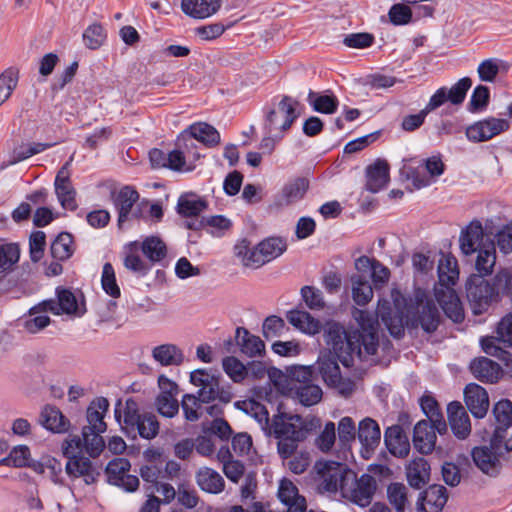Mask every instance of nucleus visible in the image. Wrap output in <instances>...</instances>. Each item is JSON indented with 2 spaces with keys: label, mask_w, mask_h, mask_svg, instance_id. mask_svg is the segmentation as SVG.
<instances>
[{
  "label": "nucleus",
  "mask_w": 512,
  "mask_h": 512,
  "mask_svg": "<svg viewBox=\"0 0 512 512\" xmlns=\"http://www.w3.org/2000/svg\"><path fill=\"white\" fill-rule=\"evenodd\" d=\"M352 317L358 328L347 331L338 322L329 320L322 326L318 319L303 310H291L286 314L288 322L300 331L315 335L323 329L324 341L331 346L334 354L344 367H351L354 355L360 360L375 355L379 346V322L368 311L354 308Z\"/></svg>",
  "instance_id": "f257e3e1"
},
{
  "label": "nucleus",
  "mask_w": 512,
  "mask_h": 512,
  "mask_svg": "<svg viewBox=\"0 0 512 512\" xmlns=\"http://www.w3.org/2000/svg\"><path fill=\"white\" fill-rule=\"evenodd\" d=\"M252 406L255 407L256 419L261 423L265 422L264 429H268V434H273L275 438L290 437L293 440H305L310 429L307 427L306 421L299 414H290L286 412H278L271 420L265 406L252 401Z\"/></svg>",
  "instance_id": "f03ea898"
},
{
  "label": "nucleus",
  "mask_w": 512,
  "mask_h": 512,
  "mask_svg": "<svg viewBox=\"0 0 512 512\" xmlns=\"http://www.w3.org/2000/svg\"><path fill=\"white\" fill-rule=\"evenodd\" d=\"M115 418L125 435L132 439H136L139 435L143 439L150 440L159 433L160 425L157 417L150 412L140 413L138 404L133 398H128L125 402L123 421L121 422V414L117 409H115Z\"/></svg>",
  "instance_id": "7ed1b4c3"
},
{
  "label": "nucleus",
  "mask_w": 512,
  "mask_h": 512,
  "mask_svg": "<svg viewBox=\"0 0 512 512\" xmlns=\"http://www.w3.org/2000/svg\"><path fill=\"white\" fill-rule=\"evenodd\" d=\"M465 291L474 315L487 312L493 303H497V294L492 284L482 275L471 274L466 280Z\"/></svg>",
  "instance_id": "20e7f679"
},
{
  "label": "nucleus",
  "mask_w": 512,
  "mask_h": 512,
  "mask_svg": "<svg viewBox=\"0 0 512 512\" xmlns=\"http://www.w3.org/2000/svg\"><path fill=\"white\" fill-rule=\"evenodd\" d=\"M441 323L440 312L431 299L424 300L423 298L416 297L415 307L407 310L406 324L411 328H418L419 326L426 333H434Z\"/></svg>",
  "instance_id": "39448f33"
},
{
  "label": "nucleus",
  "mask_w": 512,
  "mask_h": 512,
  "mask_svg": "<svg viewBox=\"0 0 512 512\" xmlns=\"http://www.w3.org/2000/svg\"><path fill=\"white\" fill-rule=\"evenodd\" d=\"M300 103L298 100L284 95L280 102L278 103V109L280 112L284 114L283 121H280L278 112L275 108H267L265 109V119H264V130L266 134H272L273 131L279 130L281 135L289 130L293 123L300 116V112L297 111L296 107L299 106Z\"/></svg>",
  "instance_id": "423d86ee"
},
{
  "label": "nucleus",
  "mask_w": 512,
  "mask_h": 512,
  "mask_svg": "<svg viewBox=\"0 0 512 512\" xmlns=\"http://www.w3.org/2000/svg\"><path fill=\"white\" fill-rule=\"evenodd\" d=\"M351 477V482L341 487L342 496L359 507L369 506L377 490L375 478L368 473L362 474L359 478L356 475Z\"/></svg>",
  "instance_id": "0eeeda50"
},
{
  "label": "nucleus",
  "mask_w": 512,
  "mask_h": 512,
  "mask_svg": "<svg viewBox=\"0 0 512 512\" xmlns=\"http://www.w3.org/2000/svg\"><path fill=\"white\" fill-rule=\"evenodd\" d=\"M315 468L323 479V490L330 493L341 491L342 486H347L349 476H355V473L348 469L345 464L333 460L318 461Z\"/></svg>",
  "instance_id": "6e6552de"
},
{
  "label": "nucleus",
  "mask_w": 512,
  "mask_h": 512,
  "mask_svg": "<svg viewBox=\"0 0 512 512\" xmlns=\"http://www.w3.org/2000/svg\"><path fill=\"white\" fill-rule=\"evenodd\" d=\"M287 249L285 240L281 237H268L246 252L244 265L259 268L264 264L281 256Z\"/></svg>",
  "instance_id": "1a4fd4ad"
},
{
  "label": "nucleus",
  "mask_w": 512,
  "mask_h": 512,
  "mask_svg": "<svg viewBox=\"0 0 512 512\" xmlns=\"http://www.w3.org/2000/svg\"><path fill=\"white\" fill-rule=\"evenodd\" d=\"M194 139L207 147H214L220 143V133L206 122L194 123L180 133L176 140V146L192 148L195 146Z\"/></svg>",
  "instance_id": "9d476101"
},
{
  "label": "nucleus",
  "mask_w": 512,
  "mask_h": 512,
  "mask_svg": "<svg viewBox=\"0 0 512 512\" xmlns=\"http://www.w3.org/2000/svg\"><path fill=\"white\" fill-rule=\"evenodd\" d=\"M57 301L53 299L44 300L29 310V315L33 316L40 312L50 311L55 315L76 314L79 306L74 293L67 289L58 287L56 289Z\"/></svg>",
  "instance_id": "9b49d317"
},
{
  "label": "nucleus",
  "mask_w": 512,
  "mask_h": 512,
  "mask_svg": "<svg viewBox=\"0 0 512 512\" xmlns=\"http://www.w3.org/2000/svg\"><path fill=\"white\" fill-rule=\"evenodd\" d=\"M130 469L131 463L128 459L115 458L111 460L105 468L108 483L120 487L126 492H135L140 482L137 476L129 474Z\"/></svg>",
  "instance_id": "f8f14e48"
},
{
  "label": "nucleus",
  "mask_w": 512,
  "mask_h": 512,
  "mask_svg": "<svg viewBox=\"0 0 512 512\" xmlns=\"http://www.w3.org/2000/svg\"><path fill=\"white\" fill-rule=\"evenodd\" d=\"M509 128L508 120L488 117L469 125L465 130V135L470 142L480 143L492 139Z\"/></svg>",
  "instance_id": "ddd939ff"
},
{
  "label": "nucleus",
  "mask_w": 512,
  "mask_h": 512,
  "mask_svg": "<svg viewBox=\"0 0 512 512\" xmlns=\"http://www.w3.org/2000/svg\"><path fill=\"white\" fill-rule=\"evenodd\" d=\"M434 295L443 312L449 319L454 323L463 322L465 318L463 305L452 286H435Z\"/></svg>",
  "instance_id": "4468645a"
},
{
  "label": "nucleus",
  "mask_w": 512,
  "mask_h": 512,
  "mask_svg": "<svg viewBox=\"0 0 512 512\" xmlns=\"http://www.w3.org/2000/svg\"><path fill=\"white\" fill-rule=\"evenodd\" d=\"M65 472L71 480L82 478L86 485L95 483L100 476L95 464L83 454L67 457Z\"/></svg>",
  "instance_id": "2eb2a0df"
},
{
  "label": "nucleus",
  "mask_w": 512,
  "mask_h": 512,
  "mask_svg": "<svg viewBox=\"0 0 512 512\" xmlns=\"http://www.w3.org/2000/svg\"><path fill=\"white\" fill-rule=\"evenodd\" d=\"M448 491L440 484H432L419 493L418 512H441L447 503Z\"/></svg>",
  "instance_id": "dca6fc26"
},
{
  "label": "nucleus",
  "mask_w": 512,
  "mask_h": 512,
  "mask_svg": "<svg viewBox=\"0 0 512 512\" xmlns=\"http://www.w3.org/2000/svg\"><path fill=\"white\" fill-rule=\"evenodd\" d=\"M447 417L450 429L457 439L465 440L470 436V417L459 401H452L448 404Z\"/></svg>",
  "instance_id": "f3484780"
},
{
  "label": "nucleus",
  "mask_w": 512,
  "mask_h": 512,
  "mask_svg": "<svg viewBox=\"0 0 512 512\" xmlns=\"http://www.w3.org/2000/svg\"><path fill=\"white\" fill-rule=\"evenodd\" d=\"M377 320L380 317L390 335L395 339L403 338L405 334L406 316L398 307H392L390 303L383 304L376 315L371 313Z\"/></svg>",
  "instance_id": "a211bd4d"
},
{
  "label": "nucleus",
  "mask_w": 512,
  "mask_h": 512,
  "mask_svg": "<svg viewBox=\"0 0 512 512\" xmlns=\"http://www.w3.org/2000/svg\"><path fill=\"white\" fill-rule=\"evenodd\" d=\"M489 238L484 239V229L479 220L471 221L465 228L461 230L459 236L460 250L463 255L471 256L482 244H485Z\"/></svg>",
  "instance_id": "6ab92c4d"
},
{
  "label": "nucleus",
  "mask_w": 512,
  "mask_h": 512,
  "mask_svg": "<svg viewBox=\"0 0 512 512\" xmlns=\"http://www.w3.org/2000/svg\"><path fill=\"white\" fill-rule=\"evenodd\" d=\"M473 462L477 468L484 474L496 477L502 470L500 453L492 451L487 446H476L471 451Z\"/></svg>",
  "instance_id": "aec40b11"
},
{
  "label": "nucleus",
  "mask_w": 512,
  "mask_h": 512,
  "mask_svg": "<svg viewBox=\"0 0 512 512\" xmlns=\"http://www.w3.org/2000/svg\"><path fill=\"white\" fill-rule=\"evenodd\" d=\"M464 401L471 414L478 419L486 416L489 409L487 391L476 383H469L464 389Z\"/></svg>",
  "instance_id": "412c9836"
},
{
  "label": "nucleus",
  "mask_w": 512,
  "mask_h": 512,
  "mask_svg": "<svg viewBox=\"0 0 512 512\" xmlns=\"http://www.w3.org/2000/svg\"><path fill=\"white\" fill-rule=\"evenodd\" d=\"M109 408V401L105 397H97L94 399L86 410V419L88 425L82 430L91 432H105L107 424L104 421L105 414Z\"/></svg>",
  "instance_id": "4be33fe9"
},
{
  "label": "nucleus",
  "mask_w": 512,
  "mask_h": 512,
  "mask_svg": "<svg viewBox=\"0 0 512 512\" xmlns=\"http://www.w3.org/2000/svg\"><path fill=\"white\" fill-rule=\"evenodd\" d=\"M469 368L472 375L483 383H496L503 374L501 366L487 357L472 360Z\"/></svg>",
  "instance_id": "5701e85b"
},
{
  "label": "nucleus",
  "mask_w": 512,
  "mask_h": 512,
  "mask_svg": "<svg viewBox=\"0 0 512 512\" xmlns=\"http://www.w3.org/2000/svg\"><path fill=\"white\" fill-rule=\"evenodd\" d=\"M431 467L423 457L412 459L406 466V479L409 486L420 490L430 482Z\"/></svg>",
  "instance_id": "b1692460"
},
{
  "label": "nucleus",
  "mask_w": 512,
  "mask_h": 512,
  "mask_svg": "<svg viewBox=\"0 0 512 512\" xmlns=\"http://www.w3.org/2000/svg\"><path fill=\"white\" fill-rule=\"evenodd\" d=\"M384 442L393 456L404 458L409 454V438L401 425L388 427L384 433Z\"/></svg>",
  "instance_id": "393cba45"
},
{
  "label": "nucleus",
  "mask_w": 512,
  "mask_h": 512,
  "mask_svg": "<svg viewBox=\"0 0 512 512\" xmlns=\"http://www.w3.org/2000/svg\"><path fill=\"white\" fill-rule=\"evenodd\" d=\"M389 164L384 159H377L366 168V189L377 193L384 189L389 182Z\"/></svg>",
  "instance_id": "a878e982"
},
{
  "label": "nucleus",
  "mask_w": 512,
  "mask_h": 512,
  "mask_svg": "<svg viewBox=\"0 0 512 512\" xmlns=\"http://www.w3.org/2000/svg\"><path fill=\"white\" fill-rule=\"evenodd\" d=\"M38 422L46 430L57 434L67 432L70 427V421L63 415L60 409L49 404L42 408Z\"/></svg>",
  "instance_id": "bb28decb"
},
{
  "label": "nucleus",
  "mask_w": 512,
  "mask_h": 512,
  "mask_svg": "<svg viewBox=\"0 0 512 512\" xmlns=\"http://www.w3.org/2000/svg\"><path fill=\"white\" fill-rule=\"evenodd\" d=\"M139 200V193L132 186H124L114 195L113 203L118 212V227L121 228L132 212V208Z\"/></svg>",
  "instance_id": "cd10ccee"
},
{
  "label": "nucleus",
  "mask_w": 512,
  "mask_h": 512,
  "mask_svg": "<svg viewBox=\"0 0 512 512\" xmlns=\"http://www.w3.org/2000/svg\"><path fill=\"white\" fill-rule=\"evenodd\" d=\"M437 436L430 428L427 420H420L414 426L412 442L416 451L422 455H428L436 447Z\"/></svg>",
  "instance_id": "c85d7f7f"
},
{
  "label": "nucleus",
  "mask_w": 512,
  "mask_h": 512,
  "mask_svg": "<svg viewBox=\"0 0 512 512\" xmlns=\"http://www.w3.org/2000/svg\"><path fill=\"white\" fill-rule=\"evenodd\" d=\"M309 189V180L305 177H297L288 181L276 198L279 206H289L304 198Z\"/></svg>",
  "instance_id": "c756f323"
},
{
  "label": "nucleus",
  "mask_w": 512,
  "mask_h": 512,
  "mask_svg": "<svg viewBox=\"0 0 512 512\" xmlns=\"http://www.w3.org/2000/svg\"><path fill=\"white\" fill-rule=\"evenodd\" d=\"M221 7V0H182V11L194 19H205L215 14Z\"/></svg>",
  "instance_id": "7c9ffc66"
},
{
  "label": "nucleus",
  "mask_w": 512,
  "mask_h": 512,
  "mask_svg": "<svg viewBox=\"0 0 512 512\" xmlns=\"http://www.w3.org/2000/svg\"><path fill=\"white\" fill-rule=\"evenodd\" d=\"M496 345L511 347L512 346V311L504 315L497 323L494 335L481 339V346Z\"/></svg>",
  "instance_id": "2f4dec72"
},
{
  "label": "nucleus",
  "mask_w": 512,
  "mask_h": 512,
  "mask_svg": "<svg viewBox=\"0 0 512 512\" xmlns=\"http://www.w3.org/2000/svg\"><path fill=\"white\" fill-rule=\"evenodd\" d=\"M338 354L332 351L321 353L317 360V371L326 386L335 383V379L341 374Z\"/></svg>",
  "instance_id": "473e14b6"
},
{
  "label": "nucleus",
  "mask_w": 512,
  "mask_h": 512,
  "mask_svg": "<svg viewBox=\"0 0 512 512\" xmlns=\"http://www.w3.org/2000/svg\"><path fill=\"white\" fill-rule=\"evenodd\" d=\"M152 357L161 366H180L185 359L183 351L175 344H161L152 349Z\"/></svg>",
  "instance_id": "72a5a7b5"
},
{
  "label": "nucleus",
  "mask_w": 512,
  "mask_h": 512,
  "mask_svg": "<svg viewBox=\"0 0 512 512\" xmlns=\"http://www.w3.org/2000/svg\"><path fill=\"white\" fill-rule=\"evenodd\" d=\"M476 252L478 253L475 261V269L478 272L476 275H482V277L491 275L496 264L494 240H487Z\"/></svg>",
  "instance_id": "f704fd0d"
},
{
  "label": "nucleus",
  "mask_w": 512,
  "mask_h": 512,
  "mask_svg": "<svg viewBox=\"0 0 512 512\" xmlns=\"http://www.w3.org/2000/svg\"><path fill=\"white\" fill-rule=\"evenodd\" d=\"M235 339L240 351L248 357L261 355L265 351V344L260 337L251 334L244 327L236 329Z\"/></svg>",
  "instance_id": "c9c22d12"
},
{
  "label": "nucleus",
  "mask_w": 512,
  "mask_h": 512,
  "mask_svg": "<svg viewBox=\"0 0 512 512\" xmlns=\"http://www.w3.org/2000/svg\"><path fill=\"white\" fill-rule=\"evenodd\" d=\"M357 435L365 449L374 450L380 443L381 430L374 419L367 417L360 421Z\"/></svg>",
  "instance_id": "e433bc0d"
},
{
  "label": "nucleus",
  "mask_w": 512,
  "mask_h": 512,
  "mask_svg": "<svg viewBox=\"0 0 512 512\" xmlns=\"http://www.w3.org/2000/svg\"><path fill=\"white\" fill-rule=\"evenodd\" d=\"M307 102L315 112L322 114H334L339 107V100L332 91L327 90L324 94L310 90Z\"/></svg>",
  "instance_id": "4c0bfd02"
},
{
  "label": "nucleus",
  "mask_w": 512,
  "mask_h": 512,
  "mask_svg": "<svg viewBox=\"0 0 512 512\" xmlns=\"http://www.w3.org/2000/svg\"><path fill=\"white\" fill-rule=\"evenodd\" d=\"M196 482L205 492L217 494L224 490L225 481L215 470L204 467L196 473Z\"/></svg>",
  "instance_id": "58836bf2"
},
{
  "label": "nucleus",
  "mask_w": 512,
  "mask_h": 512,
  "mask_svg": "<svg viewBox=\"0 0 512 512\" xmlns=\"http://www.w3.org/2000/svg\"><path fill=\"white\" fill-rule=\"evenodd\" d=\"M459 277L457 260L452 255H443L438 264V283L435 286L455 285Z\"/></svg>",
  "instance_id": "ea45409f"
},
{
  "label": "nucleus",
  "mask_w": 512,
  "mask_h": 512,
  "mask_svg": "<svg viewBox=\"0 0 512 512\" xmlns=\"http://www.w3.org/2000/svg\"><path fill=\"white\" fill-rule=\"evenodd\" d=\"M352 298L359 306H364L373 298V288L365 274H355L351 276Z\"/></svg>",
  "instance_id": "a19ab883"
},
{
  "label": "nucleus",
  "mask_w": 512,
  "mask_h": 512,
  "mask_svg": "<svg viewBox=\"0 0 512 512\" xmlns=\"http://www.w3.org/2000/svg\"><path fill=\"white\" fill-rule=\"evenodd\" d=\"M73 236L68 232H61L50 246L51 256L58 261L69 259L74 253Z\"/></svg>",
  "instance_id": "79ce46f5"
},
{
  "label": "nucleus",
  "mask_w": 512,
  "mask_h": 512,
  "mask_svg": "<svg viewBox=\"0 0 512 512\" xmlns=\"http://www.w3.org/2000/svg\"><path fill=\"white\" fill-rule=\"evenodd\" d=\"M20 259V247L17 243H0V274L13 270Z\"/></svg>",
  "instance_id": "37998d69"
},
{
  "label": "nucleus",
  "mask_w": 512,
  "mask_h": 512,
  "mask_svg": "<svg viewBox=\"0 0 512 512\" xmlns=\"http://www.w3.org/2000/svg\"><path fill=\"white\" fill-rule=\"evenodd\" d=\"M286 373L290 379L291 387H295V385H310L317 378L314 366L294 365L287 367Z\"/></svg>",
  "instance_id": "c03bdc74"
},
{
  "label": "nucleus",
  "mask_w": 512,
  "mask_h": 512,
  "mask_svg": "<svg viewBox=\"0 0 512 512\" xmlns=\"http://www.w3.org/2000/svg\"><path fill=\"white\" fill-rule=\"evenodd\" d=\"M290 389L294 391L299 402L306 407L320 402L323 395L322 389L314 383L310 385H295V387H291Z\"/></svg>",
  "instance_id": "a18cd8bd"
},
{
  "label": "nucleus",
  "mask_w": 512,
  "mask_h": 512,
  "mask_svg": "<svg viewBox=\"0 0 512 512\" xmlns=\"http://www.w3.org/2000/svg\"><path fill=\"white\" fill-rule=\"evenodd\" d=\"M143 254L152 262H159L167 255L165 243L156 236H150L142 242Z\"/></svg>",
  "instance_id": "49530a36"
},
{
  "label": "nucleus",
  "mask_w": 512,
  "mask_h": 512,
  "mask_svg": "<svg viewBox=\"0 0 512 512\" xmlns=\"http://www.w3.org/2000/svg\"><path fill=\"white\" fill-rule=\"evenodd\" d=\"M492 286L497 294V302L500 301L501 295L512 299V270L509 268L500 269L493 277Z\"/></svg>",
  "instance_id": "de8ad7c7"
},
{
  "label": "nucleus",
  "mask_w": 512,
  "mask_h": 512,
  "mask_svg": "<svg viewBox=\"0 0 512 512\" xmlns=\"http://www.w3.org/2000/svg\"><path fill=\"white\" fill-rule=\"evenodd\" d=\"M55 193L57 198L64 209L74 211L78 205L76 202V190L74 189L72 182L58 183L54 182Z\"/></svg>",
  "instance_id": "09e8293b"
},
{
  "label": "nucleus",
  "mask_w": 512,
  "mask_h": 512,
  "mask_svg": "<svg viewBox=\"0 0 512 512\" xmlns=\"http://www.w3.org/2000/svg\"><path fill=\"white\" fill-rule=\"evenodd\" d=\"M387 497L390 504L396 512H405L407 498V488L403 483L393 482L387 487Z\"/></svg>",
  "instance_id": "8fccbe9b"
},
{
  "label": "nucleus",
  "mask_w": 512,
  "mask_h": 512,
  "mask_svg": "<svg viewBox=\"0 0 512 512\" xmlns=\"http://www.w3.org/2000/svg\"><path fill=\"white\" fill-rule=\"evenodd\" d=\"M208 207L206 200L198 199H187L180 197L177 204V212L183 217H198Z\"/></svg>",
  "instance_id": "3c124183"
},
{
  "label": "nucleus",
  "mask_w": 512,
  "mask_h": 512,
  "mask_svg": "<svg viewBox=\"0 0 512 512\" xmlns=\"http://www.w3.org/2000/svg\"><path fill=\"white\" fill-rule=\"evenodd\" d=\"M490 102V89L485 85H478L474 88L467 110L471 113L484 111Z\"/></svg>",
  "instance_id": "603ef678"
},
{
  "label": "nucleus",
  "mask_w": 512,
  "mask_h": 512,
  "mask_svg": "<svg viewBox=\"0 0 512 512\" xmlns=\"http://www.w3.org/2000/svg\"><path fill=\"white\" fill-rule=\"evenodd\" d=\"M497 426L508 429L512 425V401L501 399L492 408Z\"/></svg>",
  "instance_id": "864d4df0"
},
{
  "label": "nucleus",
  "mask_w": 512,
  "mask_h": 512,
  "mask_svg": "<svg viewBox=\"0 0 512 512\" xmlns=\"http://www.w3.org/2000/svg\"><path fill=\"white\" fill-rule=\"evenodd\" d=\"M482 349L486 354L496 357L502 361L504 364L503 373L512 378V346L504 347L486 344Z\"/></svg>",
  "instance_id": "5fc2aeb1"
},
{
  "label": "nucleus",
  "mask_w": 512,
  "mask_h": 512,
  "mask_svg": "<svg viewBox=\"0 0 512 512\" xmlns=\"http://www.w3.org/2000/svg\"><path fill=\"white\" fill-rule=\"evenodd\" d=\"M106 33L99 23L89 25L83 33V41L89 49H98L105 41Z\"/></svg>",
  "instance_id": "6e6d98bb"
},
{
  "label": "nucleus",
  "mask_w": 512,
  "mask_h": 512,
  "mask_svg": "<svg viewBox=\"0 0 512 512\" xmlns=\"http://www.w3.org/2000/svg\"><path fill=\"white\" fill-rule=\"evenodd\" d=\"M471 86V78L463 77L460 80H458L450 89L446 87L449 102L455 106L461 105L464 102L467 92L471 88Z\"/></svg>",
  "instance_id": "4d7b16f0"
},
{
  "label": "nucleus",
  "mask_w": 512,
  "mask_h": 512,
  "mask_svg": "<svg viewBox=\"0 0 512 512\" xmlns=\"http://www.w3.org/2000/svg\"><path fill=\"white\" fill-rule=\"evenodd\" d=\"M101 284L103 290L111 297H120V288L116 282L115 271L111 263L107 262L103 266Z\"/></svg>",
  "instance_id": "13d9d810"
},
{
  "label": "nucleus",
  "mask_w": 512,
  "mask_h": 512,
  "mask_svg": "<svg viewBox=\"0 0 512 512\" xmlns=\"http://www.w3.org/2000/svg\"><path fill=\"white\" fill-rule=\"evenodd\" d=\"M223 370L236 383L241 382L247 375L244 364L234 356H227L222 361Z\"/></svg>",
  "instance_id": "bf43d9fd"
},
{
  "label": "nucleus",
  "mask_w": 512,
  "mask_h": 512,
  "mask_svg": "<svg viewBox=\"0 0 512 512\" xmlns=\"http://www.w3.org/2000/svg\"><path fill=\"white\" fill-rule=\"evenodd\" d=\"M102 432H91L89 433L82 430V436L84 438V448L90 457H98L105 448V441L101 436Z\"/></svg>",
  "instance_id": "052dcab7"
},
{
  "label": "nucleus",
  "mask_w": 512,
  "mask_h": 512,
  "mask_svg": "<svg viewBox=\"0 0 512 512\" xmlns=\"http://www.w3.org/2000/svg\"><path fill=\"white\" fill-rule=\"evenodd\" d=\"M285 329L284 320L276 315L268 316L262 324V334L266 340L280 337Z\"/></svg>",
  "instance_id": "680f3d73"
},
{
  "label": "nucleus",
  "mask_w": 512,
  "mask_h": 512,
  "mask_svg": "<svg viewBox=\"0 0 512 512\" xmlns=\"http://www.w3.org/2000/svg\"><path fill=\"white\" fill-rule=\"evenodd\" d=\"M181 407L184 413V417L187 421L194 422L200 419L201 412H199V409L201 408V404L199 403V398H197L196 395H183Z\"/></svg>",
  "instance_id": "e2e57ef3"
},
{
  "label": "nucleus",
  "mask_w": 512,
  "mask_h": 512,
  "mask_svg": "<svg viewBox=\"0 0 512 512\" xmlns=\"http://www.w3.org/2000/svg\"><path fill=\"white\" fill-rule=\"evenodd\" d=\"M207 232L212 236L221 237L232 227V222L223 215L205 217Z\"/></svg>",
  "instance_id": "0e129e2a"
},
{
  "label": "nucleus",
  "mask_w": 512,
  "mask_h": 512,
  "mask_svg": "<svg viewBox=\"0 0 512 512\" xmlns=\"http://www.w3.org/2000/svg\"><path fill=\"white\" fill-rule=\"evenodd\" d=\"M155 406L158 413L166 418H173L179 412V402L176 397L158 395L155 399Z\"/></svg>",
  "instance_id": "69168bd1"
},
{
  "label": "nucleus",
  "mask_w": 512,
  "mask_h": 512,
  "mask_svg": "<svg viewBox=\"0 0 512 512\" xmlns=\"http://www.w3.org/2000/svg\"><path fill=\"white\" fill-rule=\"evenodd\" d=\"M301 296L307 307L311 310H320L325 307L322 292L313 286L302 287Z\"/></svg>",
  "instance_id": "338daca9"
},
{
  "label": "nucleus",
  "mask_w": 512,
  "mask_h": 512,
  "mask_svg": "<svg viewBox=\"0 0 512 512\" xmlns=\"http://www.w3.org/2000/svg\"><path fill=\"white\" fill-rule=\"evenodd\" d=\"M46 245V235L43 231H34L29 237L30 258L33 262H38L44 254Z\"/></svg>",
  "instance_id": "774afa93"
}]
</instances>
